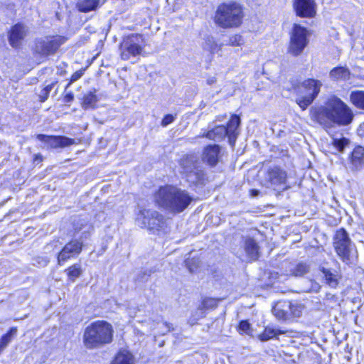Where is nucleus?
<instances>
[{
  "instance_id": "25",
  "label": "nucleus",
  "mask_w": 364,
  "mask_h": 364,
  "mask_svg": "<svg viewBox=\"0 0 364 364\" xmlns=\"http://www.w3.org/2000/svg\"><path fill=\"white\" fill-rule=\"evenodd\" d=\"M350 73L345 67L334 68L331 70L329 76L334 80H347L350 78Z\"/></svg>"
},
{
  "instance_id": "15",
  "label": "nucleus",
  "mask_w": 364,
  "mask_h": 364,
  "mask_svg": "<svg viewBox=\"0 0 364 364\" xmlns=\"http://www.w3.org/2000/svg\"><path fill=\"white\" fill-rule=\"evenodd\" d=\"M294 9L297 16L311 18L316 15V3L314 0H294Z\"/></svg>"
},
{
  "instance_id": "41",
  "label": "nucleus",
  "mask_w": 364,
  "mask_h": 364,
  "mask_svg": "<svg viewBox=\"0 0 364 364\" xmlns=\"http://www.w3.org/2000/svg\"><path fill=\"white\" fill-rule=\"evenodd\" d=\"M238 329L240 333L249 334L250 332V324L247 321H242L240 323Z\"/></svg>"
},
{
  "instance_id": "46",
  "label": "nucleus",
  "mask_w": 364,
  "mask_h": 364,
  "mask_svg": "<svg viewBox=\"0 0 364 364\" xmlns=\"http://www.w3.org/2000/svg\"><path fill=\"white\" fill-rule=\"evenodd\" d=\"M74 99L73 94L72 92L67 93L63 98V101L65 103L71 102Z\"/></svg>"
},
{
  "instance_id": "31",
  "label": "nucleus",
  "mask_w": 364,
  "mask_h": 364,
  "mask_svg": "<svg viewBox=\"0 0 364 364\" xmlns=\"http://www.w3.org/2000/svg\"><path fill=\"white\" fill-rule=\"evenodd\" d=\"M331 143L337 151L343 152L344 149L349 144V139L342 135L337 136L335 134L332 136Z\"/></svg>"
},
{
  "instance_id": "37",
  "label": "nucleus",
  "mask_w": 364,
  "mask_h": 364,
  "mask_svg": "<svg viewBox=\"0 0 364 364\" xmlns=\"http://www.w3.org/2000/svg\"><path fill=\"white\" fill-rule=\"evenodd\" d=\"M282 305L280 303H277L272 309V312L275 315L276 317H277L279 319H287L289 318V316L287 313L283 311L281 309Z\"/></svg>"
},
{
  "instance_id": "19",
  "label": "nucleus",
  "mask_w": 364,
  "mask_h": 364,
  "mask_svg": "<svg viewBox=\"0 0 364 364\" xmlns=\"http://www.w3.org/2000/svg\"><path fill=\"white\" fill-rule=\"evenodd\" d=\"M240 124V119L237 115H232L226 127L227 134L229 143L231 146H234L237 136L239 134V126Z\"/></svg>"
},
{
  "instance_id": "14",
  "label": "nucleus",
  "mask_w": 364,
  "mask_h": 364,
  "mask_svg": "<svg viewBox=\"0 0 364 364\" xmlns=\"http://www.w3.org/2000/svg\"><path fill=\"white\" fill-rule=\"evenodd\" d=\"M82 242L76 240L67 243L63 250L58 253V264L61 265L63 262L75 255H79L82 251Z\"/></svg>"
},
{
  "instance_id": "34",
  "label": "nucleus",
  "mask_w": 364,
  "mask_h": 364,
  "mask_svg": "<svg viewBox=\"0 0 364 364\" xmlns=\"http://www.w3.org/2000/svg\"><path fill=\"white\" fill-rule=\"evenodd\" d=\"M205 48L208 49L211 53L218 52L220 50L221 46H219L212 37H208L205 40Z\"/></svg>"
},
{
  "instance_id": "40",
  "label": "nucleus",
  "mask_w": 364,
  "mask_h": 364,
  "mask_svg": "<svg viewBox=\"0 0 364 364\" xmlns=\"http://www.w3.org/2000/svg\"><path fill=\"white\" fill-rule=\"evenodd\" d=\"M309 287L304 289L306 292H318L321 289V285L314 280H309Z\"/></svg>"
},
{
  "instance_id": "16",
  "label": "nucleus",
  "mask_w": 364,
  "mask_h": 364,
  "mask_svg": "<svg viewBox=\"0 0 364 364\" xmlns=\"http://www.w3.org/2000/svg\"><path fill=\"white\" fill-rule=\"evenodd\" d=\"M245 255H240L241 259L244 261H255L259 257V246L257 242L251 238L247 237L244 242Z\"/></svg>"
},
{
  "instance_id": "38",
  "label": "nucleus",
  "mask_w": 364,
  "mask_h": 364,
  "mask_svg": "<svg viewBox=\"0 0 364 364\" xmlns=\"http://www.w3.org/2000/svg\"><path fill=\"white\" fill-rule=\"evenodd\" d=\"M200 262L198 259L191 258L186 260V265L191 272H194L199 267Z\"/></svg>"
},
{
  "instance_id": "49",
  "label": "nucleus",
  "mask_w": 364,
  "mask_h": 364,
  "mask_svg": "<svg viewBox=\"0 0 364 364\" xmlns=\"http://www.w3.org/2000/svg\"><path fill=\"white\" fill-rule=\"evenodd\" d=\"M251 193L252 196H256L258 195L259 191L257 190H252Z\"/></svg>"
},
{
  "instance_id": "11",
  "label": "nucleus",
  "mask_w": 364,
  "mask_h": 364,
  "mask_svg": "<svg viewBox=\"0 0 364 364\" xmlns=\"http://www.w3.org/2000/svg\"><path fill=\"white\" fill-rule=\"evenodd\" d=\"M65 41L66 38L61 36L47 37L37 43L36 50L44 55H53Z\"/></svg>"
},
{
  "instance_id": "30",
  "label": "nucleus",
  "mask_w": 364,
  "mask_h": 364,
  "mask_svg": "<svg viewBox=\"0 0 364 364\" xmlns=\"http://www.w3.org/2000/svg\"><path fill=\"white\" fill-rule=\"evenodd\" d=\"M285 332L279 329L273 328L269 326L265 328L264 331L259 335V339L261 341H267L278 335L283 334Z\"/></svg>"
},
{
  "instance_id": "5",
  "label": "nucleus",
  "mask_w": 364,
  "mask_h": 364,
  "mask_svg": "<svg viewBox=\"0 0 364 364\" xmlns=\"http://www.w3.org/2000/svg\"><path fill=\"white\" fill-rule=\"evenodd\" d=\"M333 247L343 262L349 264L355 262L358 257L357 250L343 228L336 231L333 238Z\"/></svg>"
},
{
  "instance_id": "28",
  "label": "nucleus",
  "mask_w": 364,
  "mask_h": 364,
  "mask_svg": "<svg viewBox=\"0 0 364 364\" xmlns=\"http://www.w3.org/2000/svg\"><path fill=\"white\" fill-rule=\"evenodd\" d=\"M98 3V0H79L77 3V7L80 11L88 12L95 9Z\"/></svg>"
},
{
  "instance_id": "20",
  "label": "nucleus",
  "mask_w": 364,
  "mask_h": 364,
  "mask_svg": "<svg viewBox=\"0 0 364 364\" xmlns=\"http://www.w3.org/2000/svg\"><path fill=\"white\" fill-rule=\"evenodd\" d=\"M220 146L218 145H209L203 150V161L213 166L218 162Z\"/></svg>"
},
{
  "instance_id": "8",
  "label": "nucleus",
  "mask_w": 364,
  "mask_h": 364,
  "mask_svg": "<svg viewBox=\"0 0 364 364\" xmlns=\"http://www.w3.org/2000/svg\"><path fill=\"white\" fill-rule=\"evenodd\" d=\"M180 164L188 182L193 184L203 182L205 176L204 171L200 161L196 155L185 156L181 159Z\"/></svg>"
},
{
  "instance_id": "39",
  "label": "nucleus",
  "mask_w": 364,
  "mask_h": 364,
  "mask_svg": "<svg viewBox=\"0 0 364 364\" xmlns=\"http://www.w3.org/2000/svg\"><path fill=\"white\" fill-rule=\"evenodd\" d=\"M55 83L53 82L45 87L39 93V98L41 102H45L49 95L50 92L53 88Z\"/></svg>"
},
{
  "instance_id": "23",
  "label": "nucleus",
  "mask_w": 364,
  "mask_h": 364,
  "mask_svg": "<svg viewBox=\"0 0 364 364\" xmlns=\"http://www.w3.org/2000/svg\"><path fill=\"white\" fill-rule=\"evenodd\" d=\"M309 271V266L306 263L289 264L288 270L286 271V274L294 277H302L308 273Z\"/></svg>"
},
{
  "instance_id": "26",
  "label": "nucleus",
  "mask_w": 364,
  "mask_h": 364,
  "mask_svg": "<svg viewBox=\"0 0 364 364\" xmlns=\"http://www.w3.org/2000/svg\"><path fill=\"white\" fill-rule=\"evenodd\" d=\"M96 91H90L85 94L83 97L82 107L85 109H95L98 101L96 95Z\"/></svg>"
},
{
  "instance_id": "9",
  "label": "nucleus",
  "mask_w": 364,
  "mask_h": 364,
  "mask_svg": "<svg viewBox=\"0 0 364 364\" xmlns=\"http://www.w3.org/2000/svg\"><path fill=\"white\" fill-rule=\"evenodd\" d=\"M308 43L306 28L299 24H294L291 33L289 53L294 56L300 55Z\"/></svg>"
},
{
  "instance_id": "6",
  "label": "nucleus",
  "mask_w": 364,
  "mask_h": 364,
  "mask_svg": "<svg viewBox=\"0 0 364 364\" xmlns=\"http://www.w3.org/2000/svg\"><path fill=\"white\" fill-rule=\"evenodd\" d=\"M322 82L315 79L304 80L300 86L295 88L298 97L296 102L303 109H306L318 95Z\"/></svg>"
},
{
  "instance_id": "24",
  "label": "nucleus",
  "mask_w": 364,
  "mask_h": 364,
  "mask_svg": "<svg viewBox=\"0 0 364 364\" xmlns=\"http://www.w3.org/2000/svg\"><path fill=\"white\" fill-rule=\"evenodd\" d=\"M226 136H228L226 127L223 125L218 126L203 135V136L215 141H220Z\"/></svg>"
},
{
  "instance_id": "50",
  "label": "nucleus",
  "mask_w": 364,
  "mask_h": 364,
  "mask_svg": "<svg viewBox=\"0 0 364 364\" xmlns=\"http://www.w3.org/2000/svg\"><path fill=\"white\" fill-rule=\"evenodd\" d=\"M6 347H4L1 343H0V353L4 350V349Z\"/></svg>"
},
{
  "instance_id": "33",
  "label": "nucleus",
  "mask_w": 364,
  "mask_h": 364,
  "mask_svg": "<svg viewBox=\"0 0 364 364\" xmlns=\"http://www.w3.org/2000/svg\"><path fill=\"white\" fill-rule=\"evenodd\" d=\"M67 272L69 279L74 281L81 274L82 270L79 264H74L67 269Z\"/></svg>"
},
{
  "instance_id": "48",
  "label": "nucleus",
  "mask_w": 364,
  "mask_h": 364,
  "mask_svg": "<svg viewBox=\"0 0 364 364\" xmlns=\"http://www.w3.org/2000/svg\"><path fill=\"white\" fill-rule=\"evenodd\" d=\"M163 325L165 326L166 330L162 331V334H165L167 332L171 331V326L168 323H163Z\"/></svg>"
},
{
  "instance_id": "2",
  "label": "nucleus",
  "mask_w": 364,
  "mask_h": 364,
  "mask_svg": "<svg viewBox=\"0 0 364 364\" xmlns=\"http://www.w3.org/2000/svg\"><path fill=\"white\" fill-rule=\"evenodd\" d=\"M154 199L159 207L171 213H179L189 205L193 198L185 190L165 186L156 192Z\"/></svg>"
},
{
  "instance_id": "12",
  "label": "nucleus",
  "mask_w": 364,
  "mask_h": 364,
  "mask_svg": "<svg viewBox=\"0 0 364 364\" xmlns=\"http://www.w3.org/2000/svg\"><path fill=\"white\" fill-rule=\"evenodd\" d=\"M266 180L274 188H283L286 185L287 173L279 166L269 167L267 171Z\"/></svg>"
},
{
  "instance_id": "36",
  "label": "nucleus",
  "mask_w": 364,
  "mask_h": 364,
  "mask_svg": "<svg viewBox=\"0 0 364 364\" xmlns=\"http://www.w3.org/2000/svg\"><path fill=\"white\" fill-rule=\"evenodd\" d=\"M304 310V306L297 302L292 303L291 305V316L299 317Z\"/></svg>"
},
{
  "instance_id": "29",
  "label": "nucleus",
  "mask_w": 364,
  "mask_h": 364,
  "mask_svg": "<svg viewBox=\"0 0 364 364\" xmlns=\"http://www.w3.org/2000/svg\"><path fill=\"white\" fill-rule=\"evenodd\" d=\"M350 100L356 107L364 109V91H352L350 95Z\"/></svg>"
},
{
  "instance_id": "43",
  "label": "nucleus",
  "mask_w": 364,
  "mask_h": 364,
  "mask_svg": "<svg viewBox=\"0 0 364 364\" xmlns=\"http://www.w3.org/2000/svg\"><path fill=\"white\" fill-rule=\"evenodd\" d=\"M176 119V115L173 114H166L164 116L161 121V126L166 127L169 124L172 123Z\"/></svg>"
},
{
  "instance_id": "17",
  "label": "nucleus",
  "mask_w": 364,
  "mask_h": 364,
  "mask_svg": "<svg viewBox=\"0 0 364 364\" xmlns=\"http://www.w3.org/2000/svg\"><path fill=\"white\" fill-rule=\"evenodd\" d=\"M27 33L28 29L23 24L17 23L14 26L9 34V43L11 46L14 48L18 47Z\"/></svg>"
},
{
  "instance_id": "3",
  "label": "nucleus",
  "mask_w": 364,
  "mask_h": 364,
  "mask_svg": "<svg viewBox=\"0 0 364 364\" xmlns=\"http://www.w3.org/2000/svg\"><path fill=\"white\" fill-rule=\"evenodd\" d=\"M114 328L106 321H97L85 330L83 343L87 348H101L109 344L113 340Z\"/></svg>"
},
{
  "instance_id": "21",
  "label": "nucleus",
  "mask_w": 364,
  "mask_h": 364,
  "mask_svg": "<svg viewBox=\"0 0 364 364\" xmlns=\"http://www.w3.org/2000/svg\"><path fill=\"white\" fill-rule=\"evenodd\" d=\"M75 234L81 233V239L87 238L93 230L92 224L85 218H78L73 222Z\"/></svg>"
},
{
  "instance_id": "42",
  "label": "nucleus",
  "mask_w": 364,
  "mask_h": 364,
  "mask_svg": "<svg viewBox=\"0 0 364 364\" xmlns=\"http://www.w3.org/2000/svg\"><path fill=\"white\" fill-rule=\"evenodd\" d=\"M279 303L282 305L281 309L283 311H284L285 313H287V315L289 316V317H290L291 316V301H280Z\"/></svg>"
},
{
  "instance_id": "22",
  "label": "nucleus",
  "mask_w": 364,
  "mask_h": 364,
  "mask_svg": "<svg viewBox=\"0 0 364 364\" xmlns=\"http://www.w3.org/2000/svg\"><path fill=\"white\" fill-rule=\"evenodd\" d=\"M321 271L324 275L326 283L331 288H336L338 284L341 275L336 270L321 267Z\"/></svg>"
},
{
  "instance_id": "35",
  "label": "nucleus",
  "mask_w": 364,
  "mask_h": 364,
  "mask_svg": "<svg viewBox=\"0 0 364 364\" xmlns=\"http://www.w3.org/2000/svg\"><path fill=\"white\" fill-rule=\"evenodd\" d=\"M245 41L241 35L235 34L230 36L228 45L231 46H240L243 45Z\"/></svg>"
},
{
  "instance_id": "45",
  "label": "nucleus",
  "mask_w": 364,
  "mask_h": 364,
  "mask_svg": "<svg viewBox=\"0 0 364 364\" xmlns=\"http://www.w3.org/2000/svg\"><path fill=\"white\" fill-rule=\"evenodd\" d=\"M82 75V72L81 70L77 71L73 74L71 76V82H75L80 79Z\"/></svg>"
},
{
  "instance_id": "1",
  "label": "nucleus",
  "mask_w": 364,
  "mask_h": 364,
  "mask_svg": "<svg viewBox=\"0 0 364 364\" xmlns=\"http://www.w3.org/2000/svg\"><path fill=\"white\" fill-rule=\"evenodd\" d=\"M311 119L325 129L331 128L332 124L347 125L353 119L350 109L339 98L332 96L323 107L311 110Z\"/></svg>"
},
{
  "instance_id": "27",
  "label": "nucleus",
  "mask_w": 364,
  "mask_h": 364,
  "mask_svg": "<svg viewBox=\"0 0 364 364\" xmlns=\"http://www.w3.org/2000/svg\"><path fill=\"white\" fill-rule=\"evenodd\" d=\"M111 364H133L132 355L127 350H120Z\"/></svg>"
},
{
  "instance_id": "18",
  "label": "nucleus",
  "mask_w": 364,
  "mask_h": 364,
  "mask_svg": "<svg viewBox=\"0 0 364 364\" xmlns=\"http://www.w3.org/2000/svg\"><path fill=\"white\" fill-rule=\"evenodd\" d=\"M364 164V147L358 146L351 153L349 161V168L351 171H357Z\"/></svg>"
},
{
  "instance_id": "13",
  "label": "nucleus",
  "mask_w": 364,
  "mask_h": 364,
  "mask_svg": "<svg viewBox=\"0 0 364 364\" xmlns=\"http://www.w3.org/2000/svg\"><path fill=\"white\" fill-rule=\"evenodd\" d=\"M36 138L44 142L47 148H64L76 144L74 139L62 136H47L44 134H38Z\"/></svg>"
},
{
  "instance_id": "47",
  "label": "nucleus",
  "mask_w": 364,
  "mask_h": 364,
  "mask_svg": "<svg viewBox=\"0 0 364 364\" xmlns=\"http://www.w3.org/2000/svg\"><path fill=\"white\" fill-rule=\"evenodd\" d=\"M357 132L359 136L364 137V122L359 126Z\"/></svg>"
},
{
  "instance_id": "44",
  "label": "nucleus",
  "mask_w": 364,
  "mask_h": 364,
  "mask_svg": "<svg viewBox=\"0 0 364 364\" xmlns=\"http://www.w3.org/2000/svg\"><path fill=\"white\" fill-rule=\"evenodd\" d=\"M203 305L205 308H213L217 306V301L213 299H205Z\"/></svg>"
},
{
  "instance_id": "10",
  "label": "nucleus",
  "mask_w": 364,
  "mask_h": 364,
  "mask_svg": "<svg viewBox=\"0 0 364 364\" xmlns=\"http://www.w3.org/2000/svg\"><path fill=\"white\" fill-rule=\"evenodd\" d=\"M143 39L140 35H132L124 39L120 45L121 58L129 60L131 56L139 55L142 51Z\"/></svg>"
},
{
  "instance_id": "7",
  "label": "nucleus",
  "mask_w": 364,
  "mask_h": 364,
  "mask_svg": "<svg viewBox=\"0 0 364 364\" xmlns=\"http://www.w3.org/2000/svg\"><path fill=\"white\" fill-rule=\"evenodd\" d=\"M135 223L137 226L154 232L164 228L166 220L157 211L140 208L136 213Z\"/></svg>"
},
{
  "instance_id": "4",
  "label": "nucleus",
  "mask_w": 364,
  "mask_h": 364,
  "mask_svg": "<svg viewBox=\"0 0 364 364\" xmlns=\"http://www.w3.org/2000/svg\"><path fill=\"white\" fill-rule=\"evenodd\" d=\"M243 16L242 6L237 2H229L218 6L214 20L222 28H237L241 25Z\"/></svg>"
},
{
  "instance_id": "32",
  "label": "nucleus",
  "mask_w": 364,
  "mask_h": 364,
  "mask_svg": "<svg viewBox=\"0 0 364 364\" xmlns=\"http://www.w3.org/2000/svg\"><path fill=\"white\" fill-rule=\"evenodd\" d=\"M17 333V328L16 327H12L9 331L2 336L1 338L0 343L4 346L6 347L9 343L12 341L13 338Z\"/></svg>"
}]
</instances>
